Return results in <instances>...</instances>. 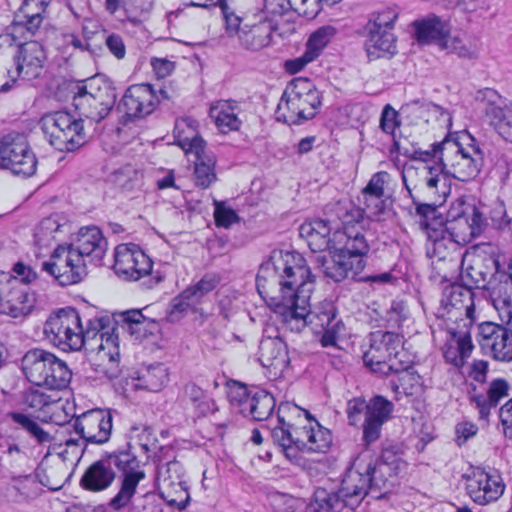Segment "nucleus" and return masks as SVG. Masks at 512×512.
Here are the masks:
<instances>
[{
  "instance_id": "052dcab7",
  "label": "nucleus",
  "mask_w": 512,
  "mask_h": 512,
  "mask_svg": "<svg viewBox=\"0 0 512 512\" xmlns=\"http://www.w3.org/2000/svg\"><path fill=\"white\" fill-rule=\"evenodd\" d=\"M440 47L464 59L476 58L478 54L475 45L467 43L459 36H450L449 34L444 38Z\"/></svg>"
},
{
  "instance_id": "6e6552de",
  "label": "nucleus",
  "mask_w": 512,
  "mask_h": 512,
  "mask_svg": "<svg viewBox=\"0 0 512 512\" xmlns=\"http://www.w3.org/2000/svg\"><path fill=\"white\" fill-rule=\"evenodd\" d=\"M278 423L271 430L273 442L283 449L286 457L295 458L298 451H309L310 414L289 403L278 409Z\"/></svg>"
},
{
  "instance_id": "4468645a",
  "label": "nucleus",
  "mask_w": 512,
  "mask_h": 512,
  "mask_svg": "<svg viewBox=\"0 0 512 512\" xmlns=\"http://www.w3.org/2000/svg\"><path fill=\"white\" fill-rule=\"evenodd\" d=\"M41 127L49 143L59 151H73L86 142L83 120L65 111L47 114Z\"/></svg>"
},
{
  "instance_id": "6e6d98bb",
  "label": "nucleus",
  "mask_w": 512,
  "mask_h": 512,
  "mask_svg": "<svg viewBox=\"0 0 512 512\" xmlns=\"http://www.w3.org/2000/svg\"><path fill=\"white\" fill-rule=\"evenodd\" d=\"M409 365L403 362V369L399 371H391V374H397V381H391V388L396 394H404L412 396L420 390L418 375L408 370Z\"/></svg>"
},
{
  "instance_id": "37998d69",
  "label": "nucleus",
  "mask_w": 512,
  "mask_h": 512,
  "mask_svg": "<svg viewBox=\"0 0 512 512\" xmlns=\"http://www.w3.org/2000/svg\"><path fill=\"white\" fill-rule=\"evenodd\" d=\"M499 262L497 259L487 257L477 261L468 269V275L475 285L481 288H488L499 279Z\"/></svg>"
},
{
  "instance_id": "dca6fc26",
  "label": "nucleus",
  "mask_w": 512,
  "mask_h": 512,
  "mask_svg": "<svg viewBox=\"0 0 512 512\" xmlns=\"http://www.w3.org/2000/svg\"><path fill=\"white\" fill-rule=\"evenodd\" d=\"M415 150L410 157L420 160L421 163L416 167H407L402 172V181L409 197L416 196L418 199L421 196L425 198L446 196V179L441 174L440 168L429 165L428 160L415 157Z\"/></svg>"
},
{
  "instance_id": "a211bd4d",
  "label": "nucleus",
  "mask_w": 512,
  "mask_h": 512,
  "mask_svg": "<svg viewBox=\"0 0 512 512\" xmlns=\"http://www.w3.org/2000/svg\"><path fill=\"white\" fill-rule=\"evenodd\" d=\"M0 168L24 177L35 173L37 159L24 135L10 132L0 139Z\"/></svg>"
},
{
  "instance_id": "9d476101",
  "label": "nucleus",
  "mask_w": 512,
  "mask_h": 512,
  "mask_svg": "<svg viewBox=\"0 0 512 512\" xmlns=\"http://www.w3.org/2000/svg\"><path fill=\"white\" fill-rule=\"evenodd\" d=\"M22 370L31 383L50 390L66 388L72 377L66 362L53 353L39 348L31 349L24 354Z\"/></svg>"
},
{
  "instance_id": "3c124183",
  "label": "nucleus",
  "mask_w": 512,
  "mask_h": 512,
  "mask_svg": "<svg viewBox=\"0 0 512 512\" xmlns=\"http://www.w3.org/2000/svg\"><path fill=\"white\" fill-rule=\"evenodd\" d=\"M168 380L167 369L163 364L150 365L138 372V387L149 391H159Z\"/></svg>"
},
{
  "instance_id": "4be33fe9",
  "label": "nucleus",
  "mask_w": 512,
  "mask_h": 512,
  "mask_svg": "<svg viewBox=\"0 0 512 512\" xmlns=\"http://www.w3.org/2000/svg\"><path fill=\"white\" fill-rule=\"evenodd\" d=\"M153 262L133 243L119 244L114 251L113 269L124 280L137 281L152 272Z\"/></svg>"
},
{
  "instance_id": "5fc2aeb1",
  "label": "nucleus",
  "mask_w": 512,
  "mask_h": 512,
  "mask_svg": "<svg viewBox=\"0 0 512 512\" xmlns=\"http://www.w3.org/2000/svg\"><path fill=\"white\" fill-rule=\"evenodd\" d=\"M3 45L6 47L5 53H0V93L9 91L18 79L7 53L12 48L10 38L7 35L0 36V48Z\"/></svg>"
},
{
  "instance_id": "0e129e2a",
  "label": "nucleus",
  "mask_w": 512,
  "mask_h": 512,
  "mask_svg": "<svg viewBox=\"0 0 512 512\" xmlns=\"http://www.w3.org/2000/svg\"><path fill=\"white\" fill-rule=\"evenodd\" d=\"M491 114L495 119L491 122L498 133L506 140L512 143V107L492 108Z\"/></svg>"
},
{
  "instance_id": "1a4fd4ad",
  "label": "nucleus",
  "mask_w": 512,
  "mask_h": 512,
  "mask_svg": "<svg viewBox=\"0 0 512 512\" xmlns=\"http://www.w3.org/2000/svg\"><path fill=\"white\" fill-rule=\"evenodd\" d=\"M393 409L391 401L377 395L369 401L361 397L349 400L346 413L349 425L362 427L363 443L369 447L380 438L382 426L390 420Z\"/></svg>"
},
{
  "instance_id": "79ce46f5",
  "label": "nucleus",
  "mask_w": 512,
  "mask_h": 512,
  "mask_svg": "<svg viewBox=\"0 0 512 512\" xmlns=\"http://www.w3.org/2000/svg\"><path fill=\"white\" fill-rule=\"evenodd\" d=\"M439 105L431 102L413 100L405 103L400 108V115L411 125L429 123L432 115L439 113Z\"/></svg>"
},
{
  "instance_id": "39448f33",
  "label": "nucleus",
  "mask_w": 512,
  "mask_h": 512,
  "mask_svg": "<svg viewBox=\"0 0 512 512\" xmlns=\"http://www.w3.org/2000/svg\"><path fill=\"white\" fill-rule=\"evenodd\" d=\"M406 467L401 455L394 448H384L381 456L373 460L361 453L355 459L350 473L361 478V488L372 499H381L391 490L397 475Z\"/></svg>"
},
{
  "instance_id": "8fccbe9b",
  "label": "nucleus",
  "mask_w": 512,
  "mask_h": 512,
  "mask_svg": "<svg viewBox=\"0 0 512 512\" xmlns=\"http://www.w3.org/2000/svg\"><path fill=\"white\" fill-rule=\"evenodd\" d=\"M210 117L214 119L216 126L224 134L238 130L241 125V121L234 112V107L228 101L211 107Z\"/></svg>"
},
{
  "instance_id": "ddd939ff",
  "label": "nucleus",
  "mask_w": 512,
  "mask_h": 512,
  "mask_svg": "<svg viewBox=\"0 0 512 512\" xmlns=\"http://www.w3.org/2000/svg\"><path fill=\"white\" fill-rule=\"evenodd\" d=\"M361 478L349 470L342 479L337 491L319 487L307 504L308 512H340L344 507L355 509L367 497L361 488Z\"/></svg>"
},
{
  "instance_id": "c756f323",
  "label": "nucleus",
  "mask_w": 512,
  "mask_h": 512,
  "mask_svg": "<svg viewBox=\"0 0 512 512\" xmlns=\"http://www.w3.org/2000/svg\"><path fill=\"white\" fill-rule=\"evenodd\" d=\"M86 264L101 265L107 250V240L96 226L83 227L69 244Z\"/></svg>"
},
{
  "instance_id": "393cba45",
  "label": "nucleus",
  "mask_w": 512,
  "mask_h": 512,
  "mask_svg": "<svg viewBox=\"0 0 512 512\" xmlns=\"http://www.w3.org/2000/svg\"><path fill=\"white\" fill-rule=\"evenodd\" d=\"M73 427L86 442L104 444L111 436L112 415L107 410L92 409L78 416Z\"/></svg>"
},
{
  "instance_id": "f8f14e48",
  "label": "nucleus",
  "mask_w": 512,
  "mask_h": 512,
  "mask_svg": "<svg viewBox=\"0 0 512 512\" xmlns=\"http://www.w3.org/2000/svg\"><path fill=\"white\" fill-rule=\"evenodd\" d=\"M116 98L115 88L109 82L94 77L76 87L73 105L80 115L100 122L109 115Z\"/></svg>"
},
{
  "instance_id": "9b49d317",
  "label": "nucleus",
  "mask_w": 512,
  "mask_h": 512,
  "mask_svg": "<svg viewBox=\"0 0 512 512\" xmlns=\"http://www.w3.org/2000/svg\"><path fill=\"white\" fill-rule=\"evenodd\" d=\"M175 132L179 146L188 154L195 156L194 182L195 185L206 189L217 180L215 173L216 158L206 149V142L196 131V122L182 119L176 122Z\"/></svg>"
},
{
  "instance_id": "f3484780",
  "label": "nucleus",
  "mask_w": 512,
  "mask_h": 512,
  "mask_svg": "<svg viewBox=\"0 0 512 512\" xmlns=\"http://www.w3.org/2000/svg\"><path fill=\"white\" fill-rule=\"evenodd\" d=\"M118 328L101 330L95 340L85 346L90 350V363L93 370L103 377L113 380L121 374Z\"/></svg>"
},
{
  "instance_id": "cd10ccee",
  "label": "nucleus",
  "mask_w": 512,
  "mask_h": 512,
  "mask_svg": "<svg viewBox=\"0 0 512 512\" xmlns=\"http://www.w3.org/2000/svg\"><path fill=\"white\" fill-rule=\"evenodd\" d=\"M330 253L333 254L332 259L318 256L316 261L324 275L335 282L343 281L349 273L359 274L366 265V255L352 254L344 249L333 250Z\"/></svg>"
},
{
  "instance_id": "0eeeda50",
  "label": "nucleus",
  "mask_w": 512,
  "mask_h": 512,
  "mask_svg": "<svg viewBox=\"0 0 512 512\" xmlns=\"http://www.w3.org/2000/svg\"><path fill=\"white\" fill-rule=\"evenodd\" d=\"M322 96L308 78H294L285 88L277 106L278 120L287 124H301L316 116Z\"/></svg>"
},
{
  "instance_id": "f03ea898",
  "label": "nucleus",
  "mask_w": 512,
  "mask_h": 512,
  "mask_svg": "<svg viewBox=\"0 0 512 512\" xmlns=\"http://www.w3.org/2000/svg\"><path fill=\"white\" fill-rule=\"evenodd\" d=\"M117 468L120 472L117 494L111 498L108 507L114 511H120L131 502L138 491V485L142 483L146 474L137 456L127 449L117 450L101 459L93 462L81 477V486L91 492H101L108 489L116 479Z\"/></svg>"
},
{
  "instance_id": "c9c22d12",
  "label": "nucleus",
  "mask_w": 512,
  "mask_h": 512,
  "mask_svg": "<svg viewBox=\"0 0 512 512\" xmlns=\"http://www.w3.org/2000/svg\"><path fill=\"white\" fill-rule=\"evenodd\" d=\"M457 244L466 242L474 237L469 220L462 208L461 200L452 204L445 221L441 220L439 226Z\"/></svg>"
},
{
  "instance_id": "20e7f679",
  "label": "nucleus",
  "mask_w": 512,
  "mask_h": 512,
  "mask_svg": "<svg viewBox=\"0 0 512 512\" xmlns=\"http://www.w3.org/2000/svg\"><path fill=\"white\" fill-rule=\"evenodd\" d=\"M414 156L424 160L439 159L442 170L459 181L474 179L484 162V153L479 146L468 144L464 147L457 139L448 136L432 144L430 150H415Z\"/></svg>"
},
{
  "instance_id": "58836bf2",
  "label": "nucleus",
  "mask_w": 512,
  "mask_h": 512,
  "mask_svg": "<svg viewBox=\"0 0 512 512\" xmlns=\"http://www.w3.org/2000/svg\"><path fill=\"white\" fill-rule=\"evenodd\" d=\"M329 212L336 215L339 221L343 225V229L340 232H347L352 229L354 233L361 235L364 239H367L365 236V230L362 223L364 222V210L358 207H355L352 204L345 203H336L332 207L329 208Z\"/></svg>"
},
{
  "instance_id": "4c0bfd02",
  "label": "nucleus",
  "mask_w": 512,
  "mask_h": 512,
  "mask_svg": "<svg viewBox=\"0 0 512 512\" xmlns=\"http://www.w3.org/2000/svg\"><path fill=\"white\" fill-rule=\"evenodd\" d=\"M365 50L369 61L391 58L397 53L396 37L391 31H368Z\"/></svg>"
},
{
  "instance_id": "72a5a7b5",
  "label": "nucleus",
  "mask_w": 512,
  "mask_h": 512,
  "mask_svg": "<svg viewBox=\"0 0 512 512\" xmlns=\"http://www.w3.org/2000/svg\"><path fill=\"white\" fill-rule=\"evenodd\" d=\"M441 303L447 308L455 309L459 316L465 315L461 319L463 323L472 324L474 317L473 292L459 284H452L444 289Z\"/></svg>"
},
{
  "instance_id": "f704fd0d",
  "label": "nucleus",
  "mask_w": 512,
  "mask_h": 512,
  "mask_svg": "<svg viewBox=\"0 0 512 512\" xmlns=\"http://www.w3.org/2000/svg\"><path fill=\"white\" fill-rule=\"evenodd\" d=\"M42 492L37 478L31 474L17 475L10 478L5 488V497L15 504L30 503Z\"/></svg>"
},
{
  "instance_id": "7ed1b4c3",
  "label": "nucleus",
  "mask_w": 512,
  "mask_h": 512,
  "mask_svg": "<svg viewBox=\"0 0 512 512\" xmlns=\"http://www.w3.org/2000/svg\"><path fill=\"white\" fill-rule=\"evenodd\" d=\"M108 323L109 319L96 317L89 319L83 327L78 311L67 307L50 315L44 324V334L63 351H79L90 340H95Z\"/></svg>"
},
{
  "instance_id": "de8ad7c7",
  "label": "nucleus",
  "mask_w": 512,
  "mask_h": 512,
  "mask_svg": "<svg viewBox=\"0 0 512 512\" xmlns=\"http://www.w3.org/2000/svg\"><path fill=\"white\" fill-rule=\"evenodd\" d=\"M410 198L415 205L416 215L420 217V224L425 227L426 232L428 231V224L433 223L434 226H439L442 219L437 215V206L444 202L445 196H440V198H425V196H421L418 199H416V196H413Z\"/></svg>"
},
{
  "instance_id": "6ab92c4d",
  "label": "nucleus",
  "mask_w": 512,
  "mask_h": 512,
  "mask_svg": "<svg viewBox=\"0 0 512 512\" xmlns=\"http://www.w3.org/2000/svg\"><path fill=\"white\" fill-rule=\"evenodd\" d=\"M226 33L237 37L240 47L256 52L270 45L274 26L271 20L261 18L257 22H243L234 13L225 14Z\"/></svg>"
},
{
  "instance_id": "e433bc0d",
  "label": "nucleus",
  "mask_w": 512,
  "mask_h": 512,
  "mask_svg": "<svg viewBox=\"0 0 512 512\" xmlns=\"http://www.w3.org/2000/svg\"><path fill=\"white\" fill-rule=\"evenodd\" d=\"M50 0H24L15 17V25L35 35L40 29Z\"/></svg>"
},
{
  "instance_id": "2eb2a0df",
  "label": "nucleus",
  "mask_w": 512,
  "mask_h": 512,
  "mask_svg": "<svg viewBox=\"0 0 512 512\" xmlns=\"http://www.w3.org/2000/svg\"><path fill=\"white\" fill-rule=\"evenodd\" d=\"M402 338L390 331H375L370 334V348L364 353L363 361L374 373L390 375L391 371L403 369V361L398 360Z\"/></svg>"
},
{
  "instance_id": "c85d7f7f",
  "label": "nucleus",
  "mask_w": 512,
  "mask_h": 512,
  "mask_svg": "<svg viewBox=\"0 0 512 512\" xmlns=\"http://www.w3.org/2000/svg\"><path fill=\"white\" fill-rule=\"evenodd\" d=\"M471 325L463 323L447 329L448 337L442 348L443 357L447 363L457 368L464 366L474 348L470 335Z\"/></svg>"
},
{
  "instance_id": "412c9836",
  "label": "nucleus",
  "mask_w": 512,
  "mask_h": 512,
  "mask_svg": "<svg viewBox=\"0 0 512 512\" xmlns=\"http://www.w3.org/2000/svg\"><path fill=\"white\" fill-rule=\"evenodd\" d=\"M42 269L62 286L78 283L88 273L86 262L70 245L58 246L50 259L42 264Z\"/></svg>"
},
{
  "instance_id": "603ef678",
  "label": "nucleus",
  "mask_w": 512,
  "mask_h": 512,
  "mask_svg": "<svg viewBox=\"0 0 512 512\" xmlns=\"http://www.w3.org/2000/svg\"><path fill=\"white\" fill-rule=\"evenodd\" d=\"M142 177L141 171L133 165L127 164L115 170L110 175V181L120 190L131 191L141 186Z\"/></svg>"
},
{
  "instance_id": "f257e3e1",
  "label": "nucleus",
  "mask_w": 512,
  "mask_h": 512,
  "mask_svg": "<svg viewBox=\"0 0 512 512\" xmlns=\"http://www.w3.org/2000/svg\"><path fill=\"white\" fill-rule=\"evenodd\" d=\"M256 287L287 329L301 332L309 326L315 334H321L323 347L336 346L345 329L344 324L332 301L324 300L310 308L314 279L300 253L274 252L260 266Z\"/></svg>"
},
{
  "instance_id": "680f3d73",
  "label": "nucleus",
  "mask_w": 512,
  "mask_h": 512,
  "mask_svg": "<svg viewBox=\"0 0 512 512\" xmlns=\"http://www.w3.org/2000/svg\"><path fill=\"white\" fill-rule=\"evenodd\" d=\"M196 305L191 301L189 296L183 290L179 295L174 297L169 304L166 319L168 322L174 323L182 319L188 311L195 310Z\"/></svg>"
},
{
  "instance_id": "5701e85b",
  "label": "nucleus",
  "mask_w": 512,
  "mask_h": 512,
  "mask_svg": "<svg viewBox=\"0 0 512 512\" xmlns=\"http://www.w3.org/2000/svg\"><path fill=\"white\" fill-rule=\"evenodd\" d=\"M161 98L168 99L166 90H155L150 84H136L126 90L121 104L127 117L144 118L156 109Z\"/></svg>"
},
{
  "instance_id": "338daca9",
  "label": "nucleus",
  "mask_w": 512,
  "mask_h": 512,
  "mask_svg": "<svg viewBox=\"0 0 512 512\" xmlns=\"http://www.w3.org/2000/svg\"><path fill=\"white\" fill-rule=\"evenodd\" d=\"M2 448L1 461L9 468H19L27 461L26 452L14 441H5Z\"/></svg>"
},
{
  "instance_id": "864d4df0",
  "label": "nucleus",
  "mask_w": 512,
  "mask_h": 512,
  "mask_svg": "<svg viewBox=\"0 0 512 512\" xmlns=\"http://www.w3.org/2000/svg\"><path fill=\"white\" fill-rule=\"evenodd\" d=\"M123 320L128 325V331L131 334H137L138 337H146L148 334L152 335L158 330L157 322L147 319L140 310L124 312Z\"/></svg>"
},
{
  "instance_id": "bb28decb",
  "label": "nucleus",
  "mask_w": 512,
  "mask_h": 512,
  "mask_svg": "<svg viewBox=\"0 0 512 512\" xmlns=\"http://www.w3.org/2000/svg\"><path fill=\"white\" fill-rule=\"evenodd\" d=\"M15 75L24 79L37 78L47 59L45 49L37 41L25 42L16 47L15 53L9 55Z\"/></svg>"
},
{
  "instance_id": "b1692460",
  "label": "nucleus",
  "mask_w": 512,
  "mask_h": 512,
  "mask_svg": "<svg viewBox=\"0 0 512 512\" xmlns=\"http://www.w3.org/2000/svg\"><path fill=\"white\" fill-rule=\"evenodd\" d=\"M477 341L482 350L499 361L512 360V332L502 325L484 322L477 327Z\"/></svg>"
},
{
  "instance_id": "2f4dec72",
  "label": "nucleus",
  "mask_w": 512,
  "mask_h": 512,
  "mask_svg": "<svg viewBox=\"0 0 512 512\" xmlns=\"http://www.w3.org/2000/svg\"><path fill=\"white\" fill-rule=\"evenodd\" d=\"M258 360L275 377L282 375L290 362L286 343L278 337H263L259 344Z\"/></svg>"
},
{
  "instance_id": "a878e982",
  "label": "nucleus",
  "mask_w": 512,
  "mask_h": 512,
  "mask_svg": "<svg viewBox=\"0 0 512 512\" xmlns=\"http://www.w3.org/2000/svg\"><path fill=\"white\" fill-rule=\"evenodd\" d=\"M35 302L34 295L27 286L17 280H2L0 286V313L13 318L23 317L30 313Z\"/></svg>"
},
{
  "instance_id": "bf43d9fd",
  "label": "nucleus",
  "mask_w": 512,
  "mask_h": 512,
  "mask_svg": "<svg viewBox=\"0 0 512 512\" xmlns=\"http://www.w3.org/2000/svg\"><path fill=\"white\" fill-rule=\"evenodd\" d=\"M126 507H130V512H163L162 504L157 496L152 493L144 492L141 484L138 485V491Z\"/></svg>"
},
{
  "instance_id": "e2e57ef3",
  "label": "nucleus",
  "mask_w": 512,
  "mask_h": 512,
  "mask_svg": "<svg viewBox=\"0 0 512 512\" xmlns=\"http://www.w3.org/2000/svg\"><path fill=\"white\" fill-rule=\"evenodd\" d=\"M310 452H326L332 442V436L328 429L322 427L317 421L310 423Z\"/></svg>"
},
{
  "instance_id": "473e14b6",
  "label": "nucleus",
  "mask_w": 512,
  "mask_h": 512,
  "mask_svg": "<svg viewBox=\"0 0 512 512\" xmlns=\"http://www.w3.org/2000/svg\"><path fill=\"white\" fill-rule=\"evenodd\" d=\"M509 388L506 380L498 378L489 384L485 393L475 392L470 395V402L478 410L480 419H488L491 409L497 407L499 402L508 396Z\"/></svg>"
},
{
  "instance_id": "ea45409f",
  "label": "nucleus",
  "mask_w": 512,
  "mask_h": 512,
  "mask_svg": "<svg viewBox=\"0 0 512 512\" xmlns=\"http://www.w3.org/2000/svg\"><path fill=\"white\" fill-rule=\"evenodd\" d=\"M414 25L417 39L421 43L436 41L440 46L450 32L448 22L438 16L428 17L420 22H415Z\"/></svg>"
},
{
  "instance_id": "774afa93",
  "label": "nucleus",
  "mask_w": 512,
  "mask_h": 512,
  "mask_svg": "<svg viewBox=\"0 0 512 512\" xmlns=\"http://www.w3.org/2000/svg\"><path fill=\"white\" fill-rule=\"evenodd\" d=\"M252 394L245 385L235 382L228 390V399L232 409L243 415Z\"/></svg>"
},
{
  "instance_id": "49530a36",
  "label": "nucleus",
  "mask_w": 512,
  "mask_h": 512,
  "mask_svg": "<svg viewBox=\"0 0 512 512\" xmlns=\"http://www.w3.org/2000/svg\"><path fill=\"white\" fill-rule=\"evenodd\" d=\"M8 417L16 425L15 429L25 431L37 443L44 444L51 442L52 436L50 433L45 431L32 416L21 412H10Z\"/></svg>"
},
{
  "instance_id": "13d9d810",
  "label": "nucleus",
  "mask_w": 512,
  "mask_h": 512,
  "mask_svg": "<svg viewBox=\"0 0 512 512\" xmlns=\"http://www.w3.org/2000/svg\"><path fill=\"white\" fill-rule=\"evenodd\" d=\"M220 282L218 275L214 273L205 274L197 283L188 286L184 291L191 301L197 306L202 303L204 297L212 292Z\"/></svg>"
},
{
  "instance_id": "4d7b16f0",
  "label": "nucleus",
  "mask_w": 512,
  "mask_h": 512,
  "mask_svg": "<svg viewBox=\"0 0 512 512\" xmlns=\"http://www.w3.org/2000/svg\"><path fill=\"white\" fill-rule=\"evenodd\" d=\"M184 399L188 400L201 415H206L216 410L215 403L196 384L188 383L183 390Z\"/></svg>"
},
{
  "instance_id": "7c9ffc66",
  "label": "nucleus",
  "mask_w": 512,
  "mask_h": 512,
  "mask_svg": "<svg viewBox=\"0 0 512 512\" xmlns=\"http://www.w3.org/2000/svg\"><path fill=\"white\" fill-rule=\"evenodd\" d=\"M504 488L499 477H494L485 471L475 472L467 483L469 496L479 505H486L498 500L503 494Z\"/></svg>"
},
{
  "instance_id": "09e8293b",
  "label": "nucleus",
  "mask_w": 512,
  "mask_h": 512,
  "mask_svg": "<svg viewBox=\"0 0 512 512\" xmlns=\"http://www.w3.org/2000/svg\"><path fill=\"white\" fill-rule=\"evenodd\" d=\"M509 280V275L501 273L499 279L487 288L490 291V298L494 308L508 315L511 313L510 308L512 306V297L509 292L511 283Z\"/></svg>"
},
{
  "instance_id": "a18cd8bd",
  "label": "nucleus",
  "mask_w": 512,
  "mask_h": 512,
  "mask_svg": "<svg viewBox=\"0 0 512 512\" xmlns=\"http://www.w3.org/2000/svg\"><path fill=\"white\" fill-rule=\"evenodd\" d=\"M336 34L337 29L331 25L321 26L315 32H313L308 39L307 49L301 59L302 63L300 68H302L304 64L317 58L322 50L336 36Z\"/></svg>"
},
{
  "instance_id": "aec40b11",
  "label": "nucleus",
  "mask_w": 512,
  "mask_h": 512,
  "mask_svg": "<svg viewBox=\"0 0 512 512\" xmlns=\"http://www.w3.org/2000/svg\"><path fill=\"white\" fill-rule=\"evenodd\" d=\"M156 485L161 498L168 505L179 510L186 507L190 495L184 480V469L179 461L173 460L158 465Z\"/></svg>"
},
{
  "instance_id": "423d86ee",
  "label": "nucleus",
  "mask_w": 512,
  "mask_h": 512,
  "mask_svg": "<svg viewBox=\"0 0 512 512\" xmlns=\"http://www.w3.org/2000/svg\"><path fill=\"white\" fill-rule=\"evenodd\" d=\"M331 220L314 219L304 222L299 228V234L307 241L311 251L322 252L344 249L352 254L367 255L369 243L361 235L354 233L352 229L340 232L333 227Z\"/></svg>"
},
{
  "instance_id": "69168bd1",
  "label": "nucleus",
  "mask_w": 512,
  "mask_h": 512,
  "mask_svg": "<svg viewBox=\"0 0 512 512\" xmlns=\"http://www.w3.org/2000/svg\"><path fill=\"white\" fill-rule=\"evenodd\" d=\"M363 195L364 212L373 220H383L389 208V196Z\"/></svg>"
},
{
  "instance_id": "c03bdc74",
  "label": "nucleus",
  "mask_w": 512,
  "mask_h": 512,
  "mask_svg": "<svg viewBox=\"0 0 512 512\" xmlns=\"http://www.w3.org/2000/svg\"><path fill=\"white\" fill-rule=\"evenodd\" d=\"M427 237L429 244L427 246V254L431 258H437L442 261L447 259L450 254V248L457 244L453 239L443 231L441 227L428 224Z\"/></svg>"
},
{
  "instance_id": "a19ab883",
  "label": "nucleus",
  "mask_w": 512,
  "mask_h": 512,
  "mask_svg": "<svg viewBox=\"0 0 512 512\" xmlns=\"http://www.w3.org/2000/svg\"><path fill=\"white\" fill-rule=\"evenodd\" d=\"M275 399L269 392L256 389L248 401L243 416L254 421L267 420L275 409Z\"/></svg>"
}]
</instances>
